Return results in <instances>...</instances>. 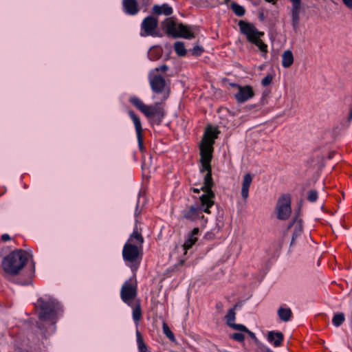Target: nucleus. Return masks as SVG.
Wrapping results in <instances>:
<instances>
[{"mask_svg":"<svg viewBox=\"0 0 352 352\" xmlns=\"http://www.w3.org/2000/svg\"><path fill=\"white\" fill-rule=\"evenodd\" d=\"M289 227L294 228L291 245L294 243L295 240L301 235L302 232V222L301 219H296Z\"/></svg>","mask_w":352,"mask_h":352,"instance_id":"nucleus-19","label":"nucleus"},{"mask_svg":"<svg viewBox=\"0 0 352 352\" xmlns=\"http://www.w3.org/2000/svg\"><path fill=\"white\" fill-rule=\"evenodd\" d=\"M158 25V20L153 16H148L145 17L141 23V32L142 37L148 36H159L156 30Z\"/></svg>","mask_w":352,"mask_h":352,"instance_id":"nucleus-10","label":"nucleus"},{"mask_svg":"<svg viewBox=\"0 0 352 352\" xmlns=\"http://www.w3.org/2000/svg\"><path fill=\"white\" fill-rule=\"evenodd\" d=\"M252 175L247 173L243 176L241 187V196L243 199L246 200L249 196V188L252 182Z\"/></svg>","mask_w":352,"mask_h":352,"instance_id":"nucleus-17","label":"nucleus"},{"mask_svg":"<svg viewBox=\"0 0 352 352\" xmlns=\"http://www.w3.org/2000/svg\"><path fill=\"white\" fill-rule=\"evenodd\" d=\"M237 307L238 304H236L232 308L228 310L225 317L226 320V324L228 326H229L230 327L234 330H244L245 329V325L234 323V320L236 318L235 310L237 308Z\"/></svg>","mask_w":352,"mask_h":352,"instance_id":"nucleus-13","label":"nucleus"},{"mask_svg":"<svg viewBox=\"0 0 352 352\" xmlns=\"http://www.w3.org/2000/svg\"><path fill=\"white\" fill-rule=\"evenodd\" d=\"M230 338L239 342H243L245 340V336L241 333H234L230 336Z\"/></svg>","mask_w":352,"mask_h":352,"instance_id":"nucleus-30","label":"nucleus"},{"mask_svg":"<svg viewBox=\"0 0 352 352\" xmlns=\"http://www.w3.org/2000/svg\"><path fill=\"white\" fill-rule=\"evenodd\" d=\"M166 34L173 38H193L194 34L190 28L182 23H177L173 18L166 19L162 23Z\"/></svg>","mask_w":352,"mask_h":352,"instance_id":"nucleus-7","label":"nucleus"},{"mask_svg":"<svg viewBox=\"0 0 352 352\" xmlns=\"http://www.w3.org/2000/svg\"><path fill=\"white\" fill-rule=\"evenodd\" d=\"M174 50L179 56H184L186 54V50L184 43L182 41H176L174 44Z\"/></svg>","mask_w":352,"mask_h":352,"instance_id":"nucleus-24","label":"nucleus"},{"mask_svg":"<svg viewBox=\"0 0 352 352\" xmlns=\"http://www.w3.org/2000/svg\"><path fill=\"white\" fill-rule=\"evenodd\" d=\"M277 217L279 219H287L291 213V201L288 195L282 196L278 201Z\"/></svg>","mask_w":352,"mask_h":352,"instance_id":"nucleus-12","label":"nucleus"},{"mask_svg":"<svg viewBox=\"0 0 352 352\" xmlns=\"http://www.w3.org/2000/svg\"><path fill=\"white\" fill-rule=\"evenodd\" d=\"M142 317V310L140 304H138L133 310V319L136 324L138 325V322Z\"/></svg>","mask_w":352,"mask_h":352,"instance_id":"nucleus-25","label":"nucleus"},{"mask_svg":"<svg viewBox=\"0 0 352 352\" xmlns=\"http://www.w3.org/2000/svg\"><path fill=\"white\" fill-rule=\"evenodd\" d=\"M18 352H28V351L26 350H19Z\"/></svg>","mask_w":352,"mask_h":352,"instance_id":"nucleus-45","label":"nucleus"},{"mask_svg":"<svg viewBox=\"0 0 352 352\" xmlns=\"http://www.w3.org/2000/svg\"><path fill=\"white\" fill-rule=\"evenodd\" d=\"M35 307L38 310V318L43 322H49V329L43 330L45 336L54 333L56 329L55 320L60 310L59 302L51 296H45L37 300Z\"/></svg>","mask_w":352,"mask_h":352,"instance_id":"nucleus-3","label":"nucleus"},{"mask_svg":"<svg viewBox=\"0 0 352 352\" xmlns=\"http://www.w3.org/2000/svg\"><path fill=\"white\" fill-rule=\"evenodd\" d=\"M199 233V229L198 228H195L192 232L189 234L188 238L185 241L183 248L185 250V253H186L188 250H190L197 242L198 239V234Z\"/></svg>","mask_w":352,"mask_h":352,"instance_id":"nucleus-15","label":"nucleus"},{"mask_svg":"<svg viewBox=\"0 0 352 352\" xmlns=\"http://www.w3.org/2000/svg\"><path fill=\"white\" fill-rule=\"evenodd\" d=\"M344 315L342 313L335 314L332 319V323L336 327L340 326L344 321Z\"/></svg>","mask_w":352,"mask_h":352,"instance_id":"nucleus-27","label":"nucleus"},{"mask_svg":"<svg viewBox=\"0 0 352 352\" xmlns=\"http://www.w3.org/2000/svg\"><path fill=\"white\" fill-rule=\"evenodd\" d=\"M139 214H140V212H138V204H137V206H136V209H135V215L137 217Z\"/></svg>","mask_w":352,"mask_h":352,"instance_id":"nucleus-42","label":"nucleus"},{"mask_svg":"<svg viewBox=\"0 0 352 352\" xmlns=\"http://www.w3.org/2000/svg\"><path fill=\"white\" fill-rule=\"evenodd\" d=\"M129 115L135 126V132H142V128L140 118L132 111H129Z\"/></svg>","mask_w":352,"mask_h":352,"instance_id":"nucleus-23","label":"nucleus"},{"mask_svg":"<svg viewBox=\"0 0 352 352\" xmlns=\"http://www.w3.org/2000/svg\"><path fill=\"white\" fill-rule=\"evenodd\" d=\"M266 352H274V351L271 349L267 348L266 349Z\"/></svg>","mask_w":352,"mask_h":352,"instance_id":"nucleus-44","label":"nucleus"},{"mask_svg":"<svg viewBox=\"0 0 352 352\" xmlns=\"http://www.w3.org/2000/svg\"><path fill=\"white\" fill-rule=\"evenodd\" d=\"M122 6L124 12L127 14L135 15L139 12L136 0H122Z\"/></svg>","mask_w":352,"mask_h":352,"instance_id":"nucleus-14","label":"nucleus"},{"mask_svg":"<svg viewBox=\"0 0 352 352\" xmlns=\"http://www.w3.org/2000/svg\"><path fill=\"white\" fill-rule=\"evenodd\" d=\"M10 239V236H9V234H3L2 236H1V240L3 241H8Z\"/></svg>","mask_w":352,"mask_h":352,"instance_id":"nucleus-39","label":"nucleus"},{"mask_svg":"<svg viewBox=\"0 0 352 352\" xmlns=\"http://www.w3.org/2000/svg\"><path fill=\"white\" fill-rule=\"evenodd\" d=\"M292 3V5H300L301 3V0H289Z\"/></svg>","mask_w":352,"mask_h":352,"instance_id":"nucleus-40","label":"nucleus"},{"mask_svg":"<svg viewBox=\"0 0 352 352\" xmlns=\"http://www.w3.org/2000/svg\"><path fill=\"white\" fill-rule=\"evenodd\" d=\"M129 102L151 122L159 124L164 118V111L160 103L146 105L136 96L131 97Z\"/></svg>","mask_w":352,"mask_h":352,"instance_id":"nucleus-5","label":"nucleus"},{"mask_svg":"<svg viewBox=\"0 0 352 352\" xmlns=\"http://www.w3.org/2000/svg\"><path fill=\"white\" fill-rule=\"evenodd\" d=\"M239 331L241 332H245L247 333H248V335L253 339H256V336L254 334V333L252 332L251 331H250L246 327H245V329L244 330H239Z\"/></svg>","mask_w":352,"mask_h":352,"instance_id":"nucleus-36","label":"nucleus"},{"mask_svg":"<svg viewBox=\"0 0 352 352\" xmlns=\"http://www.w3.org/2000/svg\"><path fill=\"white\" fill-rule=\"evenodd\" d=\"M148 79L152 91L157 94H162V100H166L169 96V87L165 78L161 74H155V72H149Z\"/></svg>","mask_w":352,"mask_h":352,"instance_id":"nucleus-8","label":"nucleus"},{"mask_svg":"<svg viewBox=\"0 0 352 352\" xmlns=\"http://www.w3.org/2000/svg\"><path fill=\"white\" fill-rule=\"evenodd\" d=\"M300 13V5H292L291 9L292 24L294 30H296L299 25Z\"/></svg>","mask_w":352,"mask_h":352,"instance_id":"nucleus-18","label":"nucleus"},{"mask_svg":"<svg viewBox=\"0 0 352 352\" xmlns=\"http://www.w3.org/2000/svg\"><path fill=\"white\" fill-rule=\"evenodd\" d=\"M144 241L141 232L135 226L123 246L122 252L123 260L126 265L129 267L133 272H135L140 265Z\"/></svg>","mask_w":352,"mask_h":352,"instance_id":"nucleus-2","label":"nucleus"},{"mask_svg":"<svg viewBox=\"0 0 352 352\" xmlns=\"http://www.w3.org/2000/svg\"><path fill=\"white\" fill-rule=\"evenodd\" d=\"M284 337L281 332L274 331H269L267 336V341L272 344L274 347H278L282 344Z\"/></svg>","mask_w":352,"mask_h":352,"instance_id":"nucleus-16","label":"nucleus"},{"mask_svg":"<svg viewBox=\"0 0 352 352\" xmlns=\"http://www.w3.org/2000/svg\"><path fill=\"white\" fill-rule=\"evenodd\" d=\"M278 315L282 321L287 322L290 320L292 316V312L290 308L289 307L284 308L280 307L278 309Z\"/></svg>","mask_w":352,"mask_h":352,"instance_id":"nucleus-22","label":"nucleus"},{"mask_svg":"<svg viewBox=\"0 0 352 352\" xmlns=\"http://www.w3.org/2000/svg\"><path fill=\"white\" fill-rule=\"evenodd\" d=\"M163 332L166 335V336L169 338L170 340H174V334L168 327L166 323H163Z\"/></svg>","mask_w":352,"mask_h":352,"instance_id":"nucleus-28","label":"nucleus"},{"mask_svg":"<svg viewBox=\"0 0 352 352\" xmlns=\"http://www.w3.org/2000/svg\"><path fill=\"white\" fill-rule=\"evenodd\" d=\"M222 306H223V305H222V304H221V302H219V303H217V308H221V307H222Z\"/></svg>","mask_w":352,"mask_h":352,"instance_id":"nucleus-43","label":"nucleus"},{"mask_svg":"<svg viewBox=\"0 0 352 352\" xmlns=\"http://www.w3.org/2000/svg\"><path fill=\"white\" fill-rule=\"evenodd\" d=\"M152 10L157 15L169 16L173 12V8L167 3H163L162 6L154 5Z\"/></svg>","mask_w":352,"mask_h":352,"instance_id":"nucleus-20","label":"nucleus"},{"mask_svg":"<svg viewBox=\"0 0 352 352\" xmlns=\"http://www.w3.org/2000/svg\"><path fill=\"white\" fill-rule=\"evenodd\" d=\"M318 199V192L315 190H311L308 192L307 199L311 202H315Z\"/></svg>","mask_w":352,"mask_h":352,"instance_id":"nucleus-29","label":"nucleus"},{"mask_svg":"<svg viewBox=\"0 0 352 352\" xmlns=\"http://www.w3.org/2000/svg\"><path fill=\"white\" fill-rule=\"evenodd\" d=\"M231 8L234 14L238 16H242L245 14V8L236 3H232L231 4Z\"/></svg>","mask_w":352,"mask_h":352,"instance_id":"nucleus-26","label":"nucleus"},{"mask_svg":"<svg viewBox=\"0 0 352 352\" xmlns=\"http://www.w3.org/2000/svg\"><path fill=\"white\" fill-rule=\"evenodd\" d=\"M351 121H352V107L350 109L348 117H347L346 120L344 121V129H346L348 128V126L350 125Z\"/></svg>","mask_w":352,"mask_h":352,"instance_id":"nucleus-33","label":"nucleus"},{"mask_svg":"<svg viewBox=\"0 0 352 352\" xmlns=\"http://www.w3.org/2000/svg\"><path fill=\"white\" fill-rule=\"evenodd\" d=\"M137 295V285L131 279L126 280L120 290V297L124 302L132 306V301Z\"/></svg>","mask_w":352,"mask_h":352,"instance_id":"nucleus-9","label":"nucleus"},{"mask_svg":"<svg viewBox=\"0 0 352 352\" xmlns=\"http://www.w3.org/2000/svg\"><path fill=\"white\" fill-rule=\"evenodd\" d=\"M38 327L41 329H42V327L41 324L38 325Z\"/></svg>","mask_w":352,"mask_h":352,"instance_id":"nucleus-46","label":"nucleus"},{"mask_svg":"<svg viewBox=\"0 0 352 352\" xmlns=\"http://www.w3.org/2000/svg\"><path fill=\"white\" fill-rule=\"evenodd\" d=\"M32 257L31 252L16 250L7 255L2 261V267L7 274L14 276L17 275L25 267L28 259Z\"/></svg>","mask_w":352,"mask_h":352,"instance_id":"nucleus-4","label":"nucleus"},{"mask_svg":"<svg viewBox=\"0 0 352 352\" xmlns=\"http://www.w3.org/2000/svg\"><path fill=\"white\" fill-rule=\"evenodd\" d=\"M200 190H203L201 189V188H192V192H195V193H199L200 192Z\"/></svg>","mask_w":352,"mask_h":352,"instance_id":"nucleus-41","label":"nucleus"},{"mask_svg":"<svg viewBox=\"0 0 352 352\" xmlns=\"http://www.w3.org/2000/svg\"><path fill=\"white\" fill-rule=\"evenodd\" d=\"M231 86L237 89L234 98L239 103L245 102L254 96V91L250 85L241 86L236 83H232Z\"/></svg>","mask_w":352,"mask_h":352,"instance_id":"nucleus-11","label":"nucleus"},{"mask_svg":"<svg viewBox=\"0 0 352 352\" xmlns=\"http://www.w3.org/2000/svg\"><path fill=\"white\" fill-rule=\"evenodd\" d=\"M204 132H206V133H208V132H219V131L216 130L215 129H214L212 127V126L211 125H208L205 129H204Z\"/></svg>","mask_w":352,"mask_h":352,"instance_id":"nucleus-37","label":"nucleus"},{"mask_svg":"<svg viewBox=\"0 0 352 352\" xmlns=\"http://www.w3.org/2000/svg\"><path fill=\"white\" fill-rule=\"evenodd\" d=\"M239 26L242 34L246 36L247 40L256 45L260 51L265 54L267 52V45L261 39L264 35L263 32L258 31L254 25L240 21Z\"/></svg>","mask_w":352,"mask_h":352,"instance_id":"nucleus-6","label":"nucleus"},{"mask_svg":"<svg viewBox=\"0 0 352 352\" xmlns=\"http://www.w3.org/2000/svg\"><path fill=\"white\" fill-rule=\"evenodd\" d=\"M204 50L201 47L199 46V45H196L195 47H193L192 50V54L193 55H196V56H199V55H201V54L203 52Z\"/></svg>","mask_w":352,"mask_h":352,"instance_id":"nucleus-35","label":"nucleus"},{"mask_svg":"<svg viewBox=\"0 0 352 352\" xmlns=\"http://www.w3.org/2000/svg\"><path fill=\"white\" fill-rule=\"evenodd\" d=\"M137 138L138 141V146L140 150L142 152L144 150V147L143 145V136L142 133H137Z\"/></svg>","mask_w":352,"mask_h":352,"instance_id":"nucleus-34","label":"nucleus"},{"mask_svg":"<svg viewBox=\"0 0 352 352\" xmlns=\"http://www.w3.org/2000/svg\"><path fill=\"white\" fill-rule=\"evenodd\" d=\"M273 80V76L268 74L264 77L261 80V85L264 87L268 86Z\"/></svg>","mask_w":352,"mask_h":352,"instance_id":"nucleus-32","label":"nucleus"},{"mask_svg":"<svg viewBox=\"0 0 352 352\" xmlns=\"http://www.w3.org/2000/svg\"><path fill=\"white\" fill-rule=\"evenodd\" d=\"M218 138V133H204L199 144L201 172L206 171L201 189L204 193L200 196L199 204L192 205L182 211V218L195 221L199 219H204L203 212L210 214V208L214 204L215 195L212 190L213 181L211 173V160L214 151L213 145Z\"/></svg>","mask_w":352,"mask_h":352,"instance_id":"nucleus-1","label":"nucleus"},{"mask_svg":"<svg viewBox=\"0 0 352 352\" xmlns=\"http://www.w3.org/2000/svg\"><path fill=\"white\" fill-rule=\"evenodd\" d=\"M168 69V66L166 65H162L160 67H155L151 69L150 72H155V74H160V72H166Z\"/></svg>","mask_w":352,"mask_h":352,"instance_id":"nucleus-31","label":"nucleus"},{"mask_svg":"<svg viewBox=\"0 0 352 352\" xmlns=\"http://www.w3.org/2000/svg\"><path fill=\"white\" fill-rule=\"evenodd\" d=\"M294 63V56L291 50H286L282 54V65L285 68H288Z\"/></svg>","mask_w":352,"mask_h":352,"instance_id":"nucleus-21","label":"nucleus"},{"mask_svg":"<svg viewBox=\"0 0 352 352\" xmlns=\"http://www.w3.org/2000/svg\"><path fill=\"white\" fill-rule=\"evenodd\" d=\"M343 3L350 10H352V0H342Z\"/></svg>","mask_w":352,"mask_h":352,"instance_id":"nucleus-38","label":"nucleus"}]
</instances>
